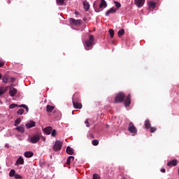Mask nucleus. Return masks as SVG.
<instances>
[{"mask_svg":"<svg viewBox=\"0 0 179 179\" xmlns=\"http://www.w3.org/2000/svg\"><path fill=\"white\" fill-rule=\"evenodd\" d=\"M93 45H94V37L90 35L89 40L85 41V50H89L92 49Z\"/></svg>","mask_w":179,"mask_h":179,"instance_id":"1","label":"nucleus"},{"mask_svg":"<svg viewBox=\"0 0 179 179\" xmlns=\"http://www.w3.org/2000/svg\"><path fill=\"white\" fill-rule=\"evenodd\" d=\"M28 142L31 143H37L40 141V134H35L27 139Z\"/></svg>","mask_w":179,"mask_h":179,"instance_id":"2","label":"nucleus"},{"mask_svg":"<svg viewBox=\"0 0 179 179\" xmlns=\"http://www.w3.org/2000/svg\"><path fill=\"white\" fill-rule=\"evenodd\" d=\"M128 131L133 136H136L138 131L137 129L135 127L132 122H130L129 124Z\"/></svg>","mask_w":179,"mask_h":179,"instance_id":"3","label":"nucleus"},{"mask_svg":"<svg viewBox=\"0 0 179 179\" xmlns=\"http://www.w3.org/2000/svg\"><path fill=\"white\" fill-rule=\"evenodd\" d=\"M124 99V94L122 92L117 94L115 96V103H121L123 101Z\"/></svg>","mask_w":179,"mask_h":179,"instance_id":"4","label":"nucleus"},{"mask_svg":"<svg viewBox=\"0 0 179 179\" xmlns=\"http://www.w3.org/2000/svg\"><path fill=\"white\" fill-rule=\"evenodd\" d=\"M69 22L71 24H73L76 26H79V25L82 24V20H75V19L71 18L69 20Z\"/></svg>","mask_w":179,"mask_h":179,"instance_id":"5","label":"nucleus"},{"mask_svg":"<svg viewBox=\"0 0 179 179\" xmlns=\"http://www.w3.org/2000/svg\"><path fill=\"white\" fill-rule=\"evenodd\" d=\"M62 148V144L59 141H56L53 146L54 150H56V151H59V150H61Z\"/></svg>","mask_w":179,"mask_h":179,"instance_id":"6","label":"nucleus"},{"mask_svg":"<svg viewBox=\"0 0 179 179\" xmlns=\"http://www.w3.org/2000/svg\"><path fill=\"white\" fill-rule=\"evenodd\" d=\"M145 0H134V3L138 8H141L144 3Z\"/></svg>","mask_w":179,"mask_h":179,"instance_id":"7","label":"nucleus"},{"mask_svg":"<svg viewBox=\"0 0 179 179\" xmlns=\"http://www.w3.org/2000/svg\"><path fill=\"white\" fill-rule=\"evenodd\" d=\"M17 93V89L10 87L9 94L10 96H15Z\"/></svg>","mask_w":179,"mask_h":179,"instance_id":"8","label":"nucleus"},{"mask_svg":"<svg viewBox=\"0 0 179 179\" xmlns=\"http://www.w3.org/2000/svg\"><path fill=\"white\" fill-rule=\"evenodd\" d=\"M26 127L27 129H30V128H32L34 127H36V122L34 121H29L27 122V124H25Z\"/></svg>","mask_w":179,"mask_h":179,"instance_id":"9","label":"nucleus"},{"mask_svg":"<svg viewBox=\"0 0 179 179\" xmlns=\"http://www.w3.org/2000/svg\"><path fill=\"white\" fill-rule=\"evenodd\" d=\"M24 164V160L23 157H20L17 159L16 162L15 163V166H19L20 164V165H23Z\"/></svg>","mask_w":179,"mask_h":179,"instance_id":"10","label":"nucleus"},{"mask_svg":"<svg viewBox=\"0 0 179 179\" xmlns=\"http://www.w3.org/2000/svg\"><path fill=\"white\" fill-rule=\"evenodd\" d=\"M52 131V127H48L45 129H43V131L46 134V135H50L51 134V131Z\"/></svg>","mask_w":179,"mask_h":179,"instance_id":"11","label":"nucleus"},{"mask_svg":"<svg viewBox=\"0 0 179 179\" xmlns=\"http://www.w3.org/2000/svg\"><path fill=\"white\" fill-rule=\"evenodd\" d=\"M130 103H131V95L129 94L124 101L125 107H128L130 105Z\"/></svg>","mask_w":179,"mask_h":179,"instance_id":"12","label":"nucleus"},{"mask_svg":"<svg viewBox=\"0 0 179 179\" xmlns=\"http://www.w3.org/2000/svg\"><path fill=\"white\" fill-rule=\"evenodd\" d=\"M20 133H24L25 131V128H24V124H21L20 126L19 127H17L15 128Z\"/></svg>","mask_w":179,"mask_h":179,"instance_id":"13","label":"nucleus"},{"mask_svg":"<svg viewBox=\"0 0 179 179\" xmlns=\"http://www.w3.org/2000/svg\"><path fill=\"white\" fill-rule=\"evenodd\" d=\"M73 105L75 108L82 109V103H80L75 102L73 101Z\"/></svg>","mask_w":179,"mask_h":179,"instance_id":"14","label":"nucleus"},{"mask_svg":"<svg viewBox=\"0 0 179 179\" xmlns=\"http://www.w3.org/2000/svg\"><path fill=\"white\" fill-rule=\"evenodd\" d=\"M24 156L27 158H31V157L34 156V152L29 151V152H25L24 153Z\"/></svg>","mask_w":179,"mask_h":179,"instance_id":"15","label":"nucleus"},{"mask_svg":"<svg viewBox=\"0 0 179 179\" xmlns=\"http://www.w3.org/2000/svg\"><path fill=\"white\" fill-rule=\"evenodd\" d=\"M83 6L86 11L89 10V9L90 8V4H89V2L87 1L83 2Z\"/></svg>","mask_w":179,"mask_h":179,"instance_id":"16","label":"nucleus"},{"mask_svg":"<svg viewBox=\"0 0 179 179\" xmlns=\"http://www.w3.org/2000/svg\"><path fill=\"white\" fill-rule=\"evenodd\" d=\"M101 3L99 5V8H105L107 7V3L105 1V0H101Z\"/></svg>","mask_w":179,"mask_h":179,"instance_id":"17","label":"nucleus"},{"mask_svg":"<svg viewBox=\"0 0 179 179\" xmlns=\"http://www.w3.org/2000/svg\"><path fill=\"white\" fill-rule=\"evenodd\" d=\"M116 10L114 8H111L109 10H108L106 13V16H108L110 14L115 13Z\"/></svg>","mask_w":179,"mask_h":179,"instance_id":"18","label":"nucleus"},{"mask_svg":"<svg viewBox=\"0 0 179 179\" xmlns=\"http://www.w3.org/2000/svg\"><path fill=\"white\" fill-rule=\"evenodd\" d=\"M66 152L69 155H73V153L75 152V151L73 150V149L69 146L67 147L66 148Z\"/></svg>","mask_w":179,"mask_h":179,"instance_id":"19","label":"nucleus"},{"mask_svg":"<svg viewBox=\"0 0 179 179\" xmlns=\"http://www.w3.org/2000/svg\"><path fill=\"white\" fill-rule=\"evenodd\" d=\"M167 165H168L169 166H175L177 165V160H176V159L171 160V162H168Z\"/></svg>","mask_w":179,"mask_h":179,"instance_id":"20","label":"nucleus"},{"mask_svg":"<svg viewBox=\"0 0 179 179\" xmlns=\"http://www.w3.org/2000/svg\"><path fill=\"white\" fill-rule=\"evenodd\" d=\"M73 159H75V157L73 156L69 157L66 161L67 164H71V162L73 161Z\"/></svg>","mask_w":179,"mask_h":179,"instance_id":"21","label":"nucleus"},{"mask_svg":"<svg viewBox=\"0 0 179 179\" xmlns=\"http://www.w3.org/2000/svg\"><path fill=\"white\" fill-rule=\"evenodd\" d=\"M52 110H54V106H47V107H46V111L48 112V113H51V112H52Z\"/></svg>","mask_w":179,"mask_h":179,"instance_id":"22","label":"nucleus"},{"mask_svg":"<svg viewBox=\"0 0 179 179\" xmlns=\"http://www.w3.org/2000/svg\"><path fill=\"white\" fill-rule=\"evenodd\" d=\"M6 87H0V96L3 94L4 93H6Z\"/></svg>","mask_w":179,"mask_h":179,"instance_id":"23","label":"nucleus"},{"mask_svg":"<svg viewBox=\"0 0 179 179\" xmlns=\"http://www.w3.org/2000/svg\"><path fill=\"white\" fill-rule=\"evenodd\" d=\"M57 4L59 6H64L65 0H56Z\"/></svg>","mask_w":179,"mask_h":179,"instance_id":"24","label":"nucleus"},{"mask_svg":"<svg viewBox=\"0 0 179 179\" xmlns=\"http://www.w3.org/2000/svg\"><path fill=\"white\" fill-rule=\"evenodd\" d=\"M15 173H16L15 170V169H11L10 171L9 172V176L10 177H14Z\"/></svg>","mask_w":179,"mask_h":179,"instance_id":"25","label":"nucleus"},{"mask_svg":"<svg viewBox=\"0 0 179 179\" xmlns=\"http://www.w3.org/2000/svg\"><path fill=\"white\" fill-rule=\"evenodd\" d=\"M150 121L148 120H147L145 122V127L146 129H149L150 127Z\"/></svg>","mask_w":179,"mask_h":179,"instance_id":"26","label":"nucleus"},{"mask_svg":"<svg viewBox=\"0 0 179 179\" xmlns=\"http://www.w3.org/2000/svg\"><path fill=\"white\" fill-rule=\"evenodd\" d=\"M20 123H21V119H20V118H17V119L15 121L14 126L17 127Z\"/></svg>","mask_w":179,"mask_h":179,"instance_id":"27","label":"nucleus"},{"mask_svg":"<svg viewBox=\"0 0 179 179\" xmlns=\"http://www.w3.org/2000/svg\"><path fill=\"white\" fill-rule=\"evenodd\" d=\"M19 107L25 108L27 113H29V107L26 106L25 104L20 105Z\"/></svg>","mask_w":179,"mask_h":179,"instance_id":"28","label":"nucleus"},{"mask_svg":"<svg viewBox=\"0 0 179 179\" xmlns=\"http://www.w3.org/2000/svg\"><path fill=\"white\" fill-rule=\"evenodd\" d=\"M148 4L152 8H155L156 7V3L153 1L149 2Z\"/></svg>","mask_w":179,"mask_h":179,"instance_id":"29","label":"nucleus"},{"mask_svg":"<svg viewBox=\"0 0 179 179\" xmlns=\"http://www.w3.org/2000/svg\"><path fill=\"white\" fill-rule=\"evenodd\" d=\"M51 136L53 137H56L57 136V130L55 129H52V132H50Z\"/></svg>","mask_w":179,"mask_h":179,"instance_id":"30","label":"nucleus"},{"mask_svg":"<svg viewBox=\"0 0 179 179\" xmlns=\"http://www.w3.org/2000/svg\"><path fill=\"white\" fill-rule=\"evenodd\" d=\"M124 34V29L120 30L117 33L119 37H121Z\"/></svg>","mask_w":179,"mask_h":179,"instance_id":"31","label":"nucleus"},{"mask_svg":"<svg viewBox=\"0 0 179 179\" xmlns=\"http://www.w3.org/2000/svg\"><path fill=\"white\" fill-rule=\"evenodd\" d=\"M14 178L15 179H22V176L16 173L15 175L14 176Z\"/></svg>","mask_w":179,"mask_h":179,"instance_id":"32","label":"nucleus"},{"mask_svg":"<svg viewBox=\"0 0 179 179\" xmlns=\"http://www.w3.org/2000/svg\"><path fill=\"white\" fill-rule=\"evenodd\" d=\"M114 3H115L116 8H120L121 7V4L120 3H118L117 1H115Z\"/></svg>","mask_w":179,"mask_h":179,"instance_id":"33","label":"nucleus"},{"mask_svg":"<svg viewBox=\"0 0 179 179\" xmlns=\"http://www.w3.org/2000/svg\"><path fill=\"white\" fill-rule=\"evenodd\" d=\"M24 113V109H20L18 111H17V114L18 115H23Z\"/></svg>","mask_w":179,"mask_h":179,"instance_id":"34","label":"nucleus"},{"mask_svg":"<svg viewBox=\"0 0 179 179\" xmlns=\"http://www.w3.org/2000/svg\"><path fill=\"white\" fill-rule=\"evenodd\" d=\"M93 179H100V176L98 174L94 173L93 174Z\"/></svg>","mask_w":179,"mask_h":179,"instance_id":"35","label":"nucleus"},{"mask_svg":"<svg viewBox=\"0 0 179 179\" xmlns=\"http://www.w3.org/2000/svg\"><path fill=\"white\" fill-rule=\"evenodd\" d=\"M17 106H18L17 104L13 103V104L9 106V108L13 109V108H14L15 107H17Z\"/></svg>","mask_w":179,"mask_h":179,"instance_id":"36","label":"nucleus"},{"mask_svg":"<svg viewBox=\"0 0 179 179\" xmlns=\"http://www.w3.org/2000/svg\"><path fill=\"white\" fill-rule=\"evenodd\" d=\"M109 34L110 35V37L113 38L114 36V31L113 29L109 30Z\"/></svg>","mask_w":179,"mask_h":179,"instance_id":"37","label":"nucleus"},{"mask_svg":"<svg viewBox=\"0 0 179 179\" xmlns=\"http://www.w3.org/2000/svg\"><path fill=\"white\" fill-rule=\"evenodd\" d=\"M92 145L96 146L99 144V141L97 140H94V141H92Z\"/></svg>","mask_w":179,"mask_h":179,"instance_id":"38","label":"nucleus"},{"mask_svg":"<svg viewBox=\"0 0 179 179\" xmlns=\"http://www.w3.org/2000/svg\"><path fill=\"white\" fill-rule=\"evenodd\" d=\"M85 124H86L87 127H90V124H89V120H86L85 121Z\"/></svg>","mask_w":179,"mask_h":179,"instance_id":"39","label":"nucleus"},{"mask_svg":"<svg viewBox=\"0 0 179 179\" xmlns=\"http://www.w3.org/2000/svg\"><path fill=\"white\" fill-rule=\"evenodd\" d=\"M2 80H3V83H7L8 81V79L7 77H3V79H2Z\"/></svg>","mask_w":179,"mask_h":179,"instance_id":"40","label":"nucleus"},{"mask_svg":"<svg viewBox=\"0 0 179 179\" xmlns=\"http://www.w3.org/2000/svg\"><path fill=\"white\" fill-rule=\"evenodd\" d=\"M156 130H157L156 128H155V127H150V131H151V133H154Z\"/></svg>","mask_w":179,"mask_h":179,"instance_id":"41","label":"nucleus"},{"mask_svg":"<svg viewBox=\"0 0 179 179\" xmlns=\"http://www.w3.org/2000/svg\"><path fill=\"white\" fill-rule=\"evenodd\" d=\"M5 63L3 62L0 61V67L3 66Z\"/></svg>","mask_w":179,"mask_h":179,"instance_id":"42","label":"nucleus"},{"mask_svg":"<svg viewBox=\"0 0 179 179\" xmlns=\"http://www.w3.org/2000/svg\"><path fill=\"white\" fill-rule=\"evenodd\" d=\"M10 81H11L12 83H15V78H10Z\"/></svg>","mask_w":179,"mask_h":179,"instance_id":"43","label":"nucleus"},{"mask_svg":"<svg viewBox=\"0 0 179 179\" xmlns=\"http://www.w3.org/2000/svg\"><path fill=\"white\" fill-rule=\"evenodd\" d=\"M161 172L165 173V172H166V170H165L164 169H161Z\"/></svg>","mask_w":179,"mask_h":179,"instance_id":"44","label":"nucleus"},{"mask_svg":"<svg viewBox=\"0 0 179 179\" xmlns=\"http://www.w3.org/2000/svg\"><path fill=\"white\" fill-rule=\"evenodd\" d=\"M43 141H45V137H43Z\"/></svg>","mask_w":179,"mask_h":179,"instance_id":"45","label":"nucleus"},{"mask_svg":"<svg viewBox=\"0 0 179 179\" xmlns=\"http://www.w3.org/2000/svg\"><path fill=\"white\" fill-rule=\"evenodd\" d=\"M2 78V76L1 75H0V79H1Z\"/></svg>","mask_w":179,"mask_h":179,"instance_id":"46","label":"nucleus"},{"mask_svg":"<svg viewBox=\"0 0 179 179\" xmlns=\"http://www.w3.org/2000/svg\"><path fill=\"white\" fill-rule=\"evenodd\" d=\"M76 14L78 15V13L76 12Z\"/></svg>","mask_w":179,"mask_h":179,"instance_id":"47","label":"nucleus"},{"mask_svg":"<svg viewBox=\"0 0 179 179\" xmlns=\"http://www.w3.org/2000/svg\"><path fill=\"white\" fill-rule=\"evenodd\" d=\"M96 13H98L99 11L96 10Z\"/></svg>","mask_w":179,"mask_h":179,"instance_id":"48","label":"nucleus"},{"mask_svg":"<svg viewBox=\"0 0 179 179\" xmlns=\"http://www.w3.org/2000/svg\"><path fill=\"white\" fill-rule=\"evenodd\" d=\"M11 86H14L13 85H11Z\"/></svg>","mask_w":179,"mask_h":179,"instance_id":"49","label":"nucleus"},{"mask_svg":"<svg viewBox=\"0 0 179 179\" xmlns=\"http://www.w3.org/2000/svg\"><path fill=\"white\" fill-rule=\"evenodd\" d=\"M122 179H126V178H122Z\"/></svg>","mask_w":179,"mask_h":179,"instance_id":"50","label":"nucleus"},{"mask_svg":"<svg viewBox=\"0 0 179 179\" xmlns=\"http://www.w3.org/2000/svg\"><path fill=\"white\" fill-rule=\"evenodd\" d=\"M178 173H179V170H178Z\"/></svg>","mask_w":179,"mask_h":179,"instance_id":"51","label":"nucleus"},{"mask_svg":"<svg viewBox=\"0 0 179 179\" xmlns=\"http://www.w3.org/2000/svg\"><path fill=\"white\" fill-rule=\"evenodd\" d=\"M178 171H179V169H178Z\"/></svg>","mask_w":179,"mask_h":179,"instance_id":"52","label":"nucleus"}]
</instances>
